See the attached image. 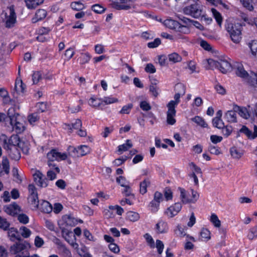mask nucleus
<instances>
[{
  "instance_id": "29",
  "label": "nucleus",
  "mask_w": 257,
  "mask_h": 257,
  "mask_svg": "<svg viewBox=\"0 0 257 257\" xmlns=\"http://www.w3.org/2000/svg\"><path fill=\"white\" fill-rule=\"evenodd\" d=\"M81 103L78 102H72L68 107L69 110L71 113H76L80 110V104Z\"/></svg>"
},
{
  "instance_id": "49",
  "label": "nucleus",
  "mask_w": 257,
  "mask_h": 257,
  "mask_svg": "<svg viewBox=\"0 0 257 257\" xmlns=\"http://www.w3.org/2000/svg\"><path fill=\"white\" fill-rule=\"evenodd\" d=\"M248 46L250 48L252 54L255 56L257 54V41H252L248 43Z\"/></svg>"
},
{
  "instance_id": "58",
  "label": "nucleus",
  "mask_w": 257,
  "mask_h": 257,
  "mask_svg": "<svg viewBox=\"0 0 257 257\" xmlns=\"http://www.w3.org/2000/svg\"><path fill=\"white\" fill-rule=\"evenodd\" d=\"M18 220L20 222L26 224L29 222V217L25 214H19L18 216Z\"/></svg>"
},
{
  "instance_id": "60",
  "label": "nucleus",
  "mask_w": 257,
  "mask_h": 257,
  "mask_svg": "<svg viewBox=\"0 0 257 257\" xmlns=\"http://www.w3.org/2000/svg\"><path fill=\"white\" fill-rule=\"evenodd\" d=\"M161 41L159 38H156L153 42L148 43V47L150 48H154L157 47L161 44Z\"/></svg>"
},
{
  "instance_id": "42",
  "label": "nucleus",
  "mask_w": 257,
  "mask_h": 257,
  "mask_svg": "<svg viewBox=\"0 0 257 257\" xmlns=\"http://www.w3.org/2000/svg\"><path fill=\"white\" fill-rule=\"evenodd\" d=\"M213 125L219 129L222 128L224 126V122L220 118H214L212 119Z\"/></svg>"
},
{
  "instance_id": "28",
  "label": "nucleus",
  "mask_w": 257,
  "mask_h": 257,
  "mask_svg": "<svg viewBox=\"0 0 257 257\" xmlns=\"http://www.w3.org/2000/svg\"><path fill=\"white\" fill-rule=\"evenodd\" d=\"M247 81L250 85L257 87V74L251 72L248 78Z\"/></svg>"
},
{
  "instance_id": "43",
  "label": "nucleus",
  "mask_w": 257,
  "mask_h": 257,
  "mask_svg": "<svg viewBox=\"0 0 257 257\" xmlns=\"http://www.w3.org/2000/svg\"><path fill=\"white\" fill-rule=\"evenodd\" d=\"M175 233L179 236L183 237L186 235L185 232V228L181 225L178 224L174 230Z\"/></svg>"
},
{
  "instance_id": "20",
  "label": "nucleus",
  "mask_w": 257,
  "mask_h": 257,
  "mask_svg": "<svg viewBox=\"0 0 257 257\" xmlns=\"http://www.w3.org/2000/svg\"><path fill=\"white\" fill-rule=\"evenodd\" d=\"M156 229L158 233H166L168 229V224L164 221H160L156 225Z\"/></svg>"
},
{
  "instance_id": "9",
  "label": "nucleus",
  "mask_w": 257,
  "mask_h": 257,
  "mask_svg": "<svg viewBox=\"0 0 257 257\" xmlns=\"http://www.w3.org/2000/svg\"><path fill=\"white\" fill-rule=\"evenodd\" d=\"M233 109L240 116L244 119H247L250 117V111L246 107L240 106L237 104H233Z\"/></svg>"
},
{
  "instance_id": "17",
  "label": "nucleus",
  "mask_w": 257,
  "mask_h": 257,
  "mask_svg": "<svg viewBox=\"0 0 257 257\" xmlns=\"http://www.w3.org/2000/svg\"><path fill=\"white\" fill-rule=\"evenodd\" d=\"M218 69L223 73H226L231 69V64L226 60H219Z\"/></svg>"
},
{
  "instance_id": "15",
  "label": "nucleus",
  "mask_w": 257,
  "mask_h": 257,
  "mask_svg": "<svg viewBox=\"0 0 257 257\" xmlns=\"http://www.w3.org/2000/svg\"><path fill=\"white\" fill-rule=\"evenodd\" d=\"M8 235L12 241H15L16 240L21 241V240L19 232L18 230L14 227H12L8 230Z\"/></svg>"
},
{
  "instance_id": "33",
  "label": "nucleus",
  "mask_w": 257,
  "mask_h": 257,
  "mask_svg": "<svg viewBox=\"0 0 257 257\" xmlns=\"http://www.w3.org/2000/svg\"><path fill=\"white\" fill-rule=\"evenodd\" d=\"M126 214L127 218L131 221L135 222L140 219V215L137 212L134 211H128Z\"/></svg>"
},
{
  "instance_id": "46",
  "label": "nucleus",
  "mask_w": 257,
  "mask_h": 257,
  "mask_svg": "<svg viewBox=\"0 0 257 257\" xmlns=\"http://www.w3.org/2000/svg\"><path fill=\"white\" fill-rule=\"evenodd\" d=\"M155 247H156L157 249V252L158 254L159 255L161 254L164 248V244L163 242L159 239H157L156 241V244L155 243Z\"/></svg>"
},
{
  "instance_id": "34",
  "label": "nucleus",
  "mask_w": 257,
  "mask_h": 257,
  "mask_svg": "<svg viewBox=\"0 0 257 257\" xmlns=\"http://www.w3.org/2000/svg\"><path fill=\"white\" fill-rule=\"evenodd\" d=\"M181 96L182 95L179 93H176L174 95L175 100L170 101L167 105V106H171L172 107L175 108L180 102V98Z\"/></svg>"
},
{
  "instance_id": "1",
  "label": "nucleus",
  "mask_w": 257,
  "mask_h": 257,
  "mask_svg": "<svg viewBox=\"0 0 257 257\" xmlns=\"http://www.w3.org/2000/svg\"><path fill=\"white\" fill-rule=\"evenodd\" d=\"M0 144L4 149H8L9 148L19 147L21 148L25 153L28 152V150L24 149V143L22 142L20 137L17 135H13L10 138L4 135H0Z\"/></svg>"
},
{
  "instance_id": "32",
  "label": "nucleus",
  "mask_w": 257,
  "mask_h": 257,
  "mask_svg": "<svg viewBox=\"0 0 257 257\" xmlns=\"http://www.w3.org/2000/svg\"><path fill=\"white\" fill-rule=\"evenodd\" d=\"M63 218L66 223L69 226H74L77 224V220L70 215H65Z\"/></svg>"
},
{
  "instance_id": "2",
  "label": "nucleus",
  "mask_w": 257,
  "mask_h": 257,
  "mask_svg": "<svg viewBox=\"0 0 257 257\" xmlns=\"http://www.w3.org/2000/svg\"><path fill=\"white\" fill-rule=\"evenodd\" d=\"M225 29L234 43H238L240 41L242 31V26L240 24L226 21Z\"/></svg>"
},
{
  "instance_id": "10",
  "label": "nucleus",
  "mask_w": 257,
  "mask_h": 257,
  "mask_svg": "<svg viewBox=\"0 0 257 257\" xmlns=\"http://www.w3.org/2000/svg\"><path fill=\"white\" fill-rule=\"evenodd\" d=\"M182 205L180 203H176L167 208L165 213L169 217L172 218L176 215L181 210Z\"/></svg>"
},
{
  "instance_id": "61",
  "label": "nucleus",
  "mask_w": 257,
  "mask_h": 257,
  "mask_svg": "<svg viewBox=\"0 0 257 257\" xmlns=\"http://www.w3.org/2000/svg\"><path fill=\"white\" fill-rule=\"evenodd\" d=\"M149 205L151 208V211L155 213L158 211L160 203L153 200Z\"/></svg>"
},
{
  "instance_id": "4",
  "label": "nucleus",
  "mask_w": 257,
  "mask_h": 257,
  "mask_svg": "<svg viewBox=\"0 0 257 257\" xmlns=\"http://www.w3.org/2000/svg\"><path fill=\"white\" fill-rule=\"evenodd\" d=\"M14 109H9L8 111V117L7 119L8 121H9L10 124L12 126L14 130H15L17 133H21L24 131L25 127L23 124L17 121L16 119V116L15 114H13V112Z\"/></svg>"
},
{
  "instance_id": "48",
  "label": "nucleus",
  "mask_w": 257,
  "mask_h": 257,
  "mask_svg": "<svg viewBox=\"0 0 257 257\" xmlns=\"http://www.w3.org/2000/svg\"><path fill=\"white\" fill-rule=\"evenodd\" d=\"M177 27L178 28H176L175 31L177 32L184 34H187L190 33V30L188 27L184 25H182L180 23H179V26H178Z\"/></svg>"
},
{
  "instance_id": "53",
  "label": "nucleus",
  "mask_w": 257,
  "mask_h": 257,
  "mask_svg": "<svg viewBox=\"0 0 257 257\" xmlns=\"http://www.w3.org/2000/svg\"><path fill=\"white\" fill-rule=\"evenodd\" d=\"M175 90L177 91L176 93H179L182 95H184L185 94V86L181 83H178L176 85Z\"/></svg>"
},
{
  "instance_id": "25",
  "label": "nucleus",
  "mask_w": 257,
  "mask_h": 257,
  "mask_svg": "<svg viewBox=\"0 0 257 257\" xmlns=\"http://www.w3.org/2000/svg\"><path fill=\"white\" fill-rule=\"evenodd\" d=\"M90 153V148L87 146H81L78 148L77 154L75 156L76 157H80Z\"/></svg>"
},
{
  "instance_id": "47",
  "label": "nucleus",
  "mask_w": 257,
  "mask_h": 257,
  "mask_svg": "<svg viewBox=\"0 0 257 257\" xmlns=\"http://www.w3.org/2000/svg\"><path fill=\"white\" fill-rule=\"evenodd\" d=\"M257 237V225L251 228L247 235L249 239L252 240Z\"/></svg>"
},
{
  "instance_id": "3",
  "label": "nucleus",
  "mask_w": 257,
  "mask_h": 257,
  "mask_svg": "<svg viewBox=\"0 0 257 257\" xmlns=\"http://www.w3.org/2000/svg\"><path fill=\"white\" fill-rule=\"evenodd\" d=\"M203 8L204 7L202 5L195 3L194 4L185 7L183 11L185 15H190L195 19H198L203 14Z\"/></svg>"
},
{
  "instance_id": "24",
  "label": "nucleus",
  "mask_w": 257,
  "mask_h": 257,
  "mask_svg": "<svg viewBox=\"0 0 257 257\" xmlns=\"http://www.w3.org/2000/svg\"><path fill=\"white\" fill-rule=\"evenodd\" d=\"M151 184V182L149 179H145L144 181L141 182L140 184V192L142 195L145 194L147 192V187Z\"/></svg>"
},
{
  "instance_id": "56",
  "label": "nucleus",
  "mask_w": 257,
  "mask_h": 257,
  "mask_svg": "<svg viewBox=\"0 0 257 257\" xmlns=\"http://www.w3.org/2000/svg\"><path fill=\"white\" fill-rule=\"evenodd\" d=\"M10 226V223L8 222L7 219L0 216V228L5 230L8 229Z\"/></svg>"
},
{
  "instance_id": "19",
  "label": "nucleus",
  "mask_w": 257,
  "mask_h": 257,
  "mask_svg": "<svg viewBox=\"0 0 257 257\" xmlns=\"http://www.w3.org/2000/svg\"><path fill=\"white\" fill-rule=\"evenodd\" d=\"M10 170L9 161L7 157H3L2 166L0 164V176L5 174H8Z\"/></svg>"
},
{
  "instance_id": "36",
  "label": "nucleus",
  "mask_w": 257,
  "mask_h": 257,
  "mask_svg": "<svg viewBox=\"0 0 257 257\" xmlns=\"http://www.w3.org/2000/svg\"><path fill=\"white\" fill-rule=\"evenodd\" d=\"M24 86L25 85L23 83L22 80H16L15 89L17 92L23 93L25 88Z\"/></svg>"
},
{
  "instance_id": "59",
  "label": "nucleus",
  "mask_w": 257,
  "mask_h": 257,
  "mask_svg": "<svg viewBox=\"0 0 257 257\" xmlns=\"http://www.w3.org/2000/svg\"><path fill=\"white\" fill-rule=\"evenodd\" d=\"M208 64L210 66L209 69H213L214 68H218L219 65V61H215L212 59H209L207 60Z\"/></svg>"
},
{
  "instance_id": "38",
  "label": "nucleus",
  "mask_w": 257,
  "mask_h": 257,
  "mask_svg": "<svg viewBox=\"0 0 257 257\" xmlns=\"http://www.w3.org/2000/svg\"><path fill=\"white\" fill-rule=\"evenodd\" d=\"M192 120L196 123L197 124L200 125L203 127H207V124L205 122L204 120L199 116H196L195 117L192 118Z\"/></svg>"
},
{
  "instance_id": "40",
  "label": "nucleus",
  "mask_w": 257,
  "mask_h": 257,
  "mask_svg": "<svg viewBox=\"0 0 257 257\" xmlns=\"http://www.w3.org/2000/svg\"><path fill=\"white\" fill-rule=\"evenodd\" d=\"M180 191V198L181 201L185 204L189 203V198L186 196V190L182 188H179Z\"/></svg>"
},
{
  "instance_id": "54",
  "label": "nucleus",
  "mask_w": 257,
  "mask_h": 257,
  "mask_svg": "<svg viewBox=\"0 0 257 257\" xmlns=\"http://www.w3.org/2000/svg\"><path fill=\"white\" fill-rule=\"evenodd\" d=\"M133 107V105L132 103L128 104L127 105H124L122 107L121 109L119 111V113L121 114H128L130 113L131 109Z\"/></svg>"
},
{
  "instance_id": "62",
  "label": "nucleus",
  "mask_w": 257,
  "mask_h": 257,
  "mask_svg": "<svg viewBox=\"0 0 257 257\" xmlns=\"http://www.w3.org/2000/svg\"><path fill=\"white\" fill-rule=\"evenodd\" d=\"M221 129L222 130L223 134L226 137H228L232 132V127L230 125L224 126V127Z\"/></svg>"
},
{
  "instance_id": "52",
  "label": "nucleus",
  "mask_w": 257,
  "mask_h": 257,
  "mask_svg": "<svg viewBox=\"0 0 257 257\" xmlns=\"http://www.w3.org/2000/svg\"><path fill=\"white\" fill-rule=\"evenodd\" d=\"M230 152L232 157L235 159L240 158L242 155V153L237 150L235 147L231 148Z\"/></svg>"
},
{
  "instance_id": "11",
  "label": "nucleus",
  "mask_w": 257,
  "mask_h": 257,
  "mask_svg": "<svg viewBox=\"0 0 257 257\" xmlns=\"http://www.w3.org/2000/svg\"><path fill=\"white\" fill-rule=\"evenodd\" d=\"M34 179L36 183L41 187H46L48 185L47 179L40 171L36 172L34 174Z\"/></svg>"
},
{
  "instance_id": "7",
  "label": "nucleus",
  "mask_w": 257,
  "mask_h": 257,
  "mask_svg": "<svg viewBox=\"0 0 257 257\" xmlns=\"http://www.w3.org/2000/svg\"><path fill=\"white\" fill-rule=\"evenodd\" d=\"M110 1L112 8L116 10H127L131 8V7L127 5L131 0H110Z\"/></svg>"
},
{
  "instance_id": "30",
  "label": "nucleus",
  "mask_w": 257,
  "mask_h": 257,
  "mask_svg": "<svg viewBox=\"0 0 257 257\" xmlns=\"http://www.w3.org/2000/svg\"><path fill=\"white\" fill-rule=\"evenodd\" d=\"M90 59V56L87 53H81L77 61L81 65L87 63Z\"/></svg>"
},
{
  "instance_id": "6",
  "label": "nucleus",
  "mask_w": 257,
  "mask_h": 257,
  "mask_svg": "<svg viewBox=\"0 0 257 257\" xmlns=\"http://www.w3.org/2000/svg\"><path fill=\"white\" fill-rule=\"evenodd\" d=\"M9 10V15L5 13L6 17V27L11 28L13 27L16 24L17 16L13 6H11L8 8Z\"/></svg>"
},
{
  "instance_id": "37",
  "label": "nucleus",
  "mask_w": 257,
  "mask_h": 257,
  "mask_svg": "<svg viewBox=\"0 0 257 257\" xmlns=\"http://www.w3.org/2000/svg\"><path fill=\"white\" fill-rule=\"evenodd\" d=\"M211 11L217 24L220 26L222 21V18L221 14L214 8L211 9Z\"/></svg>"
},
{
  "instance_id": "31",
  "label": "nucleus",
  "mask_w": 257,
  "mask_h": 257,
  "mask_svg": "<svg viewBox=\"0 0 257 257\" xmlns=\"http://www.w3.org/2000/svg\"><path fill=\"white\" fill-rule=\"evenodd\" d=\"M133 147V144L130 140H127L126 143L119 145L118 147V151L120 152H124L127 151L129 149Z\"/></svg>"
},
{
  "instance_id": "16",
  "label": "nucleus",
  "mask_w": 257,
  "mask_h": 257,
  "mask_svg": "<svg viewBox=\"0 0 257 257\" xmlns=\"http://www.w3.org/2000/svg\"><path fill=\"white\" fill-rule=\"evenodd\" d=\"M47 13L44 9L38 10L35 15V16L32 19V22L36 23L39 21H41L47 16Z\"/></svg>"
},
{
  "instance_id": "51",
  "label": "nucleus",
  "mask_w": 257,
  "mask_h": 257,
  "mask_svg": "<svg viewBox=\"0 0 257 257\" xmlns=\"http://www.w3.org/2000/svg\"><path fill=\"white\" fill-rule=\"evenodd\" d=\"M144 237L146 239L150 247L152 248H155V242L152 237L149 233L145 234Z\"/></svg>"
},
{
  "instance_id": "27",
  "label": "nucleus",
  "mask_w": 257,
  "mask_h": 257,
  "mask_svg": "<svg viewBox=\"0 0 257 257\" xmlns=\"http://www.w3.org/2000/svg\"><path fill=\"white\" fill-rule=\"evenodd\" d=\"M164 25L170 29L176 30L177 27L179 26V23L171 19H167L164 21Z\"/></svg>"
},
{
  "instance_id": "45",
  "label": "nucleus",
  "mask_w": 257,
  "mask_h": 257,
  "mask_svg": "<svg viewBox=\"0 0 257 257\" xmlns=\"http://www.w3.org/2000/svg\"><path fill=\"white\" fill-rule=\"evenodd\" d=\"M210 221L216 227H220L221 226V222L219 220L217 216L215 214H211L210 216Z\"/></svg>"
},
{
  "instance_id": "55",
  "label": "nucleus",
  "mask_w": 257,
  "mask_h": 257,
  "mask_svg": "<svg viewBox=\"0 0 257 257\" xmlns=\"http://www.w3.org/2000/svg\"><path fill=\"white\" fill-rule=\"evenodd\" d=\"M89 103L91 106L97 107L100 106L101 103V101L99 99L91 97L89 99Z\"/></svg>"
},
{
  "instance_id": "18",
  "label": "nucleus",
  "mask_w": 257,
  "mask_h": 257,
  "mask_svg": "<svg viewBox=\"0 0 257 257\" xmlns=\"http://www.w3.org/2000/svg\"><path fill=\"white\" fill-rule=\"evenodd\" d=\"M236 111H235L233 109V105H232V109L230 110L227 111L225 114L224 116L228 122L231 123H235L237 122Z\"/></svg>"
},
{
  "instance_id": "23",
  "label": "nucleus",
  "mask_w": 257,
  "mask_h": 257,
  "mask_svg": "<svg viewBox=\"0 0 257 257\" xmlns=\"http://www.w3.org/2000/svg\"><path fill=\"white\" fill-rule=\"evenodd\" d=\"M40 209L42 211L46 213H49L51 212L53 210L52 205L47 201H43L41 204Z\"/></svg>"
},
{
  "instance_id": "26",
  "label": "nucleus",
  "mask_w": 257,
  "mask_h": 257,
  "mask_svg": "<svg viewBox=\"0 0 257 257\" xmlns=\"http://www.w3.org/2000/svg\"><path fill=\"white\" fill-rule=\"evenodd\" d=\"M28 201L33 206V209L36 210L39 208V200L38 195L29 196Z\"/></svg>"
},
{
  "instance_id": "12",
  "label": "nucleus",
  "mask_w": 257,
  "mask_h": 257,
  "mask_svg": "<svg viewBox=\"0 0 257 257\" xmlns=\"http://www.w3.org/2000/svg\"><path fill=\"white\" fill-rule=\"evenodd\" d=\"M5 212L11 215L18 214L21 212L20 207L16 203H13L4 207Z\"/></svg>"
},
{
  "instance_id": "35",
  "label": "nucleus",
  "mask_w": 257,
  "mask_h": 257,
  "mask_svg": "<svg viewBox=\"0 0 257 257\" xmlns=\"http://www.w3.org/2000/svg\"><path fill=\"white\" fill-rule=\"evenodd\" d=\"M70 130L74 129H79L82 126V122L80 119H77L75 120L74 122H72L71 124H66Z\"/></svg>"
},
{
  "instance_id": "22",
  "label": "nucleus",
  "mask_w": 257,
  "mask_h": 257,
  "mask_svg": "<svg viewBox=\"0 0 257 257\" xmlns=\"http://www.w3.org/2000/svg\"><path fill=\"white\" fill-rule=\"evenodd\" d=\"M27 7L29 9H34L42 4L44 0H25Z\"/></svg>"
},
{
  "instance_id": "14",
  "label": "nucleus",
  "mask_w": 257,
  "mask_h": 257,
  "mask_svg": "<svg viewBox=\"0 0 257 257\" xmlns=\"http://www.w3.org/2000/svg\"><path fill=\"white\" fill-rule=\"evenodd\" d=\"M18 148H9L8 149H5L12 159L18 161L21 158L20 151Z\"/></svg>"
},
{
  "instance_id": "41",
  "label": "nucleus",
  "mask_w": 257,
  "mask_h": 257,
  "mask_svg": "<svg viewBox=\"0 0 257 257\" xmlns=\"http://www.w3.org/2000/svg\"><path fill=\"white\" fill-rule=\"evenodd\" d=\"M168 58L170 61L173 63L180 62L182 60L181 57L176 53H173L168 55Z\"/></svg>"
},
{
  "instance_id": "63",
  "label": "nucleus",
  "mask_w": 257,
  "mask_h": 257,
  "mask_svg": "<svg viewBox=\"0 0 257 257\" xmlns=\"http://www.w3.org/2000/svg\"><path fill=\"white\" fill-rule=\"evenodd\" d=\"M187 66L188 69H189L191 71V73H194V72H199V71H196V64L192 61H190L187 63Z\"/></svg>"
},
{
  "instance_id": "50",
  "label": "nucleus",
  "mask_w": 257,
  "mask_h": 257,
  "mask_svg": "<svg viewBox=\"0 0 257 257\" xmlns=\"http://www.w3.org/2000/svg\"><path fill=\"white\" fill-rule=\"evenodd\" d=\"M200 234L202 239H204L207 240L210 239V232L209 230L206 228H202Z\"/></svg>"
},
{
  "instance_id": "13",
  "label": "nucleus",
  "mask_w": 257,
  "mask_h": 257,
  "mask_svg": "<svg viewBox=\"0 0 257 257\" xmlns=\"http://www.w3.org/2000/svg\"><path fill=\"white\" fill-rule=\"evenodd\" d=\"M168 111L167 112V122L168 124L173 125L176 122L175 116L176 111L175 108L171 106H167Z\"/></svg>"
},
{
  "instance_id": "8",
  "label": "nucleus",
  "mask_w": 257,
  "mask_h": 257,
  "mask_svg": "<svg viewBox=\"0 0 257 257\" xmlns=\"http://www.w3.org/2000/svg\"><path fill=\"white\" fill-rule=\"evenodd\" d=\"M67 157L66 154L61 153L56 150H52L47 154V158L50 161L65 160Z\"/></svg>"
},
{
  "instance_id": "64",
  "label": "nucleus",
  "mask_w": 257,
  "mask_h": 257,
  "mask_svg": "<svg viewBox=\"0 0 257 257\" xmlns=\"http://www.w3.org/2000/svg\"><path fill=\"white\" fill-rule=\"evenodd\" d=\"M11 52V50H10L9 46L4 44L2 45L0 48V53L2 55L9 54Z\"/></svg>"
},
{
  "instance_id": "21",
  "label": "nucleus",
  "mask_w": 257,
  "mask_h": 257,
  "mask_svg": "<svg viewBox=\"0 0 257 257\" xmlns=\"http://www.w3.org/2000/svg\"><path fill=\"white\" fill-rule=\"evenodd\" d=\"M235 73L238 76L247 79L249 76V74L244 70L242 65H238L236 67Z\"/></svg>"
},
{
  "instance_id": "57",
  "label": "nucleus",
  "mask_w": 257,
  "mask_h": 257,
  "mask_svg": "<svg viewBox=\"0 0 257 257\" xmlns=\"http://www.w3.org/2000/svg\"><path fill=\"white\" fill-rule=\"evenodd\" d=\"M92 10L96 13L101 14L104 12L105 9L99 4H95L92 6Z\"/></svg>"
},
{
  "instance_id": "39",
  "label": "nucleus",
  "mask_w": 257,
  "mask_h": 257,
  "mask_svg": "<svg viewBox=\"0 0 257 257\" xmlns=\"http://www.w3.org/2000/svg\"><path fill=\"white\" fill-rule=\"evenodd\" d=\"M19 230L21 235L25 238L29 237L31 234V230L25 226L21 227Z\"/></svg>"
},
{
  "instance_id": "5",
  "label": "nucleus",
  "mask_w": 257,
  "mask_h": 257,
  "mask_svg": "<svg viewBox=\"0 0 257 257\" xmlns=\"http://www.w3.org/2000/svg\"><path fill=\"white\" fill-rule=\"evenodd\" d=\"M28 245L29 243L26 241L23 242L19 241L11 246L10 252L12 253L17 255L21 254L23 252L28 251L27 249Z\"/></svg>"
},
{
  "instance_id": "44",
  "label": "nucleus",
  "mask_w": 257,
  "mask_h": 257,
  "mask_svg": "<svg viewBox=\"0 0 257 257\" xmlns=\"http://www.w3.org/2000/svg\"><path fill=\"white\" fill-rule=\"evenodd\" d=\"M71 7L75 11H81L84 8V6L80 2H74L71 4Z\"/></svg>"
}]
</instances>
